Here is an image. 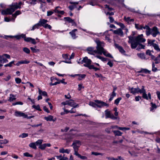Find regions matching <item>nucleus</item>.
<instances>
[{
  "mask_svg": "<svg viewBox=\"0 0 160 160\" xmlns=\"http://www.w3.org/2000/svg\"><path fill=\"white\" fill-rule=\"evenodd\" d=\"M75 76H78V79L79 80H81L82 79L84 78H85L86 75L85 74H76L75 75Z\"/></svg>",
  "mask_w": 160,
  "mask_h": 160,
  "instance_id": "28",
  "label": "nucleus"
},
{
  "mask_svg": "<svg viewBox=\"0 0 160 160\" xmlns=\"http://www.w3.org/2000/svg\"><path fill=\"white\" fill-rule=\"evenodd\" d=\"M28 136V134L26 133H23L19 136V137H21L22 138H24L27 137Z\"/></svg>",
  "mask_w": 160,
  "mask_h": 160,
  "instance_id": "55",
  "label": "nucleus"
},
{
  "mask_svg": "<svg viewBox=\"0 0 160 160\" xmlns=\"http://www.w3.org/2000/svg\"><path fill=\"white\" fill-rule=\"evenodd\" d=\"M74 154L79 158L80 155L79 154L78 152V149H77V148H74Z\"/></svg>",
  "mask_w": 160,
  "mask_h": 160,
  "instance_id": "51",
  "label": "nucleus"
},
{
  "mask_svg": "<svg viewBox=\"0 0 160 160\" xmlns=\"http://www.w3.org/2000/svg\"><path fill=\"white\" fill-rule=\"evenodd\" d=\"M113 132L115 136H121L122 134V133L119 131L114 130Z\"/></svg>",
  "mask_w": 160,
  "mask_h": 160,
  "instance_id": "35",
  "label": "nucleus"
},
{
  "mask_svg": "<svg viewBox=\"0 0 160 160\" xmlns=\"http://www.w3.org/2000/svg\"><path fill=\"white\" fill-rule=\"evenodd\" d=\"M29 3L32 4H35L36 3L37 0H28Z\"/></svg>",
  "mask_w": 160,
  "mask_h": 160,
  "instance_id": "61",
  "label": "nucleus"
},
{
  "mask_svg": "<svg viewBox=\"0 0 160 160\" xmlns=\"http://www.w3.org/2000/svg\"><path fill=\"white\" fill-rule=\"evenodd\" d=\"M124 20L128 23L134 21L133 19H131L130 17H127L126 16L124 17Z\"/></svg>",
  "mask_w": 160,
  "mask_h": 160,
  "instance_id": "29",
  "label": "nucleus"
},
{
  "mask_svg": "<svg viewBox=\"0 0 160 160\" xmlns=\"http://www.w3.org/2000/svg\"><path fill=\"white\" fill-rule=\"evenodd\" d=\"M151 107L150 108V111H152L154 109L157 108V106L155 104L153 103L152 102H151Z\"/></svg>",
  "mask_w": 160,
  "mask_h": 160,
  "instance_id": "43",
  "label": "nucleus"
},
{
  "mask_svg": "<svg viewBox=\"0 0 160 160\" xmlns=\"http://www.w3.org/2000/svg\"><path fill=\"white\" fill-rule=\"evenodd\" d=\"M146 54L147 55H148L149 56H150L152 59H154V56L153 55H152V54H151V52L150 50H147L146 52Z\"/></svg>",
  "mask_w": 160,
  "mask_h": 160,
  "instance_id": "42",
  "label": "nucleus"
},
{
  "mask_svg": "<svg viewBox=\"0 0 160 160\" xmlns=\"http://www.w3.org/2000/svg\"><path fill=\"white\" fill-rule=\"evenodd\" d=\"M150 71H149L146 69H141V70L138 71L139 73H150Z\"/></svg>",
  "mask_w": 160,
  "mask_h": 160,
  "instance_id": "32",
  "label": "nucleus"
},
{
  "mask_svg": "<svg viewBox=\"0 0 160 160\" xmlns=\"http://www.w3.org/2000/svg\"><path fill=\"white\" fill-rule=\"evenodd\" d=\"M48 22V21L44 19H40L38 22L40 26H43L44 27L47 23Z\"/></svg>",
  "mask_w": 160,
  "mask_h": 160,
  "instance_id": "17",
  "label": "nucleus"
},
{
  "mask_svg": "<svg viewBox=\"0 0 160 160\" xmlns=\"http://www.w3.org/2000/svg\"><path fill=\"white\" fill-rule=\"evenodd\" d=\"M43 140L42 139H39L35 143L36 144V145H41V144Z\"/></svg>",
  "mask_w": 160,
  "mask_h": 160,
  "instance_id": "53",
  "label": "nucleus"
},
{
  "mask_svg": "<svg viewBox=\"0 0 160 160\" xmlns=\"http://www.w3.org/2000/svg\"><path fill=\"white\" fill-rule=\"evenodd\" d=\"M95 77H96L97 78H103V76H102V75L101 74H98L97 73H95Z\"/></svg>",
  "mask_w": 160,
  "mask_h": 160,
  "instance_id": "63",
  "label": "nucleus"
},
{
  "mask_svg": "<svg viewBox=\"0 0 160 160\" xmlns=\"http://www.w3.org/2000/svg\"><path fill=\"white\" fill-rule=\"evenodd\" d=\"M143 35L141 34L137 37H133L130 36L128 37L129 38L128 43L131 44V47L132 49H135L140 42H143L145 41L146 40L143 38Z\"/></svg>",
  "mask_w": 160,
  "mask_h": 160,
  "instance_id": "2",
  "label": "nucleus"
},
{
  "mask_svg": "<svg viewBox=\"0 0 160 160\" xmlns=\"http://www.w3.org/2000/svg\"><path fill=\"white\" fill-rule=\"evenodd\" d=\"M105 112L106 115V118H109L111 114H112L110 112L107 110H106L105 111Z\"/></svg>",
  "mask_w": 160,
  "mask_h": 160,
  "instance_id": "38",
  "label": "nucleus"
},
{
  "mask_svg": "<svg viewBox=\"0 0 160 160\" xmlns=\"http://www.w3.org/2000/svg\"><path fill=\"white\" fill-rule=\"evenodd\" d=\"M32 107L33 108H35V109H37V110H38V111H41V108H40V106H39V105H36V106L35 105H33L32 106Z\"/></svg>",
  "mask_w": 160,
  "mask_h": 160,
  "instance_id": "48",
  "label": "nucleus"
},
{
  "mask_svg": "<svg viewBox=\"0 0 160 160\" xmlns=\"http://www.w3.org/2000/svg\"><path fill=\"white\" fill-rule=\"evenodd\" d=\"M59 8L61 9V8L59 6L55 8L54 10V12L55 13H58L60 11V10L59 9Z\"/></svg>",
  "mask_w": 160,
  "mask_h": 160,
  "instance_id": "56",
  "label": "nucleus"
},
{
  "mask_svg": "<svg viewBox=\"0 0 160 160\" xmlns=\"http://www.w3.org/2000/svg\"><path fill=\"white\" fill-rule=\"evenodd\" d=\"M10 55L7 54H4L0 56V58H1L2 63L8 62V60L6 58L10 59Z\"/></svg>",
  "mask_w": 160,
  "mask_h": 160,
  "instance_id": "9",
  "label": "nucleus"
},
{
  "mask_svg": "<svg viewBox=\"0 0 160 160\" xmlns=\"http://www.w3.org/2000/svg\"><path fill=\"white\" fill-rule=\"evenodd\" d=\"M138 93L142 94V97L143 98L145 99L146 100H148V98L146 93V90L144 89V86H142V88L141 89H140L139 88H138Z\"/></svg>",
  "mask_w": 160,
  "mask_h": 160,
  "instance_id": "7",
  "label": "nucleus"
},
{
  "mask_svg": "<svg viewBox=\"0 0 160 160\" xmlns=\"http://www.w3.org/2000/svg\"><path fill=\"white\" fill-rule=\"evenodd\" d=\"M122 29L121 28H118L117 30H114L113 32L115 34H118V35L122 37L123 35V33L122 31Z\"/></svg>",
  "mask_w": 160,
  "mask_h": 160,
  "instance_id": "13",
  "label": "nucleus"
},
{
  "mask_svg": "<svg viewBox=\"0 0 160 160\" xmlns=\"http://www.w3.org/2000/svg\"><path fill=\"white\" fill-rule=\"evenodd\" d=\"M8 38H16L17 39H19L20 38V35H15L14 36H11V35H5L4 36V38L6 39H8Z\"/></svg>",
  "mask_w": 160,
  "mask_h": 160,
  "instance_id": "25",
  "label": "nucleus"
},
{
  "mask_svg": "<svg viewBox=\"0 0 160 160\" xmlns=\"http://www.w3.org/2000/svg\"><path fill=\"white\" fill-rule=\"evenodd\" d=\"M137 55L141 59H146L145 55L143 53H137Z\"/></svg>",
  "mask_w": 160,
  "mask_h": 160,
  "instance_id": "31",
  "label": "nucleus"
},
{
  "mask_svg": "<svg viewBox=\"0 0 160 160\" xmlns=\"http://www.w3.org/2000/svg\"><path fill=\"white\" fill-rule=\"evenodd\" d=\"M21 13V12L20 11L18 10L16 11L15 13L12 14V16L13 17H14L15 18L17 16L19 15Z\"/></svg>",
  "mask_w": 160,
  "mask_h": 160,
  "instance_id": "45",
  "label": "nucleus"
},
{
  "mask_svg": "<svg viewBox=\"0 0 160 160\" xmlns=\"http://www.w3.org/2000/svg\"><path fill=\"white\" fill-rule=\"evenodd\" d=\"M122 99V98L119 97L116 99L114 101V103L117 105L118 104L120 101Z\"/></svg>",
  "mask_w": 160,
  "mask_h": 160,
  "instance_id": "49",
  "label": "nucleus"
},
{
  "mask_svg": "<svg viewBox=\"0 0 160 160\" xmlns=\"http://www.w3.org/2000/svg\"><path fill=\"white\" fill-rule=\"evenodd\" d=\"M30 49L32 52L33 53H36L39 51V50L38 49H35L33 47H31Z\"/></svg>",
  "mask_w": 160,
  "mask_h": 160,
  "instance_id": "47",
  "label": "nucleus"
},
{
  "mask_svg": "<svg viewBox=\"0 0 160 160\" xmlns=\"http://www.w3.org/2000/svg\"><path fill=\"white\" fill-rule=\"evenodd\" d=\"M64 19L69 23H71L73 20L69 17H65L64 18Z\"/></svg>",
  "mask_w": 160,
  "mask_h": 160,
  "instance_id": "50",
  "label": "nucleus"
},
{
  "mask_svg": "<svg viewBox=\"0 0 160 160\" xmlns=\"http://www.w3.org/2000/svg\"><path fill=\"white\" fill-rule=\"evenodd\" d=\"M95 101V102H89V105L95 108H101L105 106H108V104L102 101L99 100H96Z\"/></svg>",
  "mask_w": 160,
  "mask_h": 160,
  "instance_id": "5",
  "label": "nucleus"
},
{
  "mask_svg": "<svg viewBox=\"0 0 160 160\" xmlns=\"http://www.w3.org/2000/svg\"><path fill=\"white\" fill-rule=\"evenodd\" d=\"M118 2H119L120 3H122V7H124L127 8L128 9H129L130 11L132 12H136L135 9L133 8H129L128 7H127L124 3H123V2L124 1V0H118Z\"/></svg>",
  "mask_w": 160,
  "mask_h": 160,
  "instance_id": "15",
  "label": "nucleus"
},
{
  "mask_svg": "<svg viewBox=\"0 0 160 160\" xmlns=\"http://www.w3.org/2000/svg\"><path fill=\"white\" fill-rule=\"evenodd\" d=\"M114 23L119 25L122 28V29L125 28V27L123 24L121 22H118L116 21H115Z\"/></svg>",
  "mask_w": 160,
  "mask_h": 160,
  "instance_id": "37",
  "label": "nucleus"
},
{
  "mask_svg": "<svg viewBox=\"0 0 160 160\" xmlns=\"http://www.w3.org/2000/svg\"><path fill=\"white\" fill-rule=\"evenodd\" d=\"M116 95V93L115 92H112L111 94H110V98L109 99V100L110 101L112 100L113 98L115 97Z\"/></svg>",
  "mask_w": 160,
  "mask_h": 160,
  "instance_id": "39",
  "label": "nucleus"
},
{
  "mask_svg": "<svg viewBox=\"0 0 160 160\" xmlns=\"http://www.w3.org/2000/svg\"><path fill=\"white\" fill-rule=\"evenodd\" d=\"M23 51L27 54H29L30 53V50L26 47L24 48H23Z\"/></svg>",
  "mask_w": 160,
  "mask_h": 160,
  "instance_id": "44",
  "label": "nucleus"
},
{
  "mask_svg": "<svg viewBox=\"0 0 160 160\" xmlns=\"http://www.w3.org/2000/svg\"><path fill=\"white\" fill-rule=\"evenodd\" d=\"M77 31L78 30L77 29H75L69 32V33L71 35L72 39H75L77 38V37L76 36V34L75 32Z\"/></svg>",
  "mask_w": 160,
  "mask_h": 160,
  "instance_id": "18",
  "label": "nucleus"
},
{
  "mask_svg": "<svg viewBox=\"0 0 160 160\" xmlns=\"http://www.w3.org/2000/svg\"><path fill=\"white\" fill-rule=\"evenodd\" d=\"M155 41V40H151L149 39H148V44L150 46H153V44H155V43H154V42Z\"/></svg>",
  "mask_w": 160,
  "mask_h": 160,
  "instance_id": "41",
  "label": "nucleus"
},
{
  "mask_svg": "<svg viewBox=\"0 0 160 160\" xmlns=\"http://www.w3.org/2000/svg\"><path fill=\"white\" fill-rule=\"evenodd\" d=\"M24 41L26 42H30L33 44H36L37 43L35 39L30 37H25Z\"/></svg>",
  "mask_w": 160,
  "mask_h": 160,
  "instance_id": "11",
  "label": "nucleus"
},
{
  "mask_svg": "<svg viewBox=\"0 0 160 160\" xmlns=\"http://www.w3.org/2000/svg\"><path fill=\"white\" fill-rule=\"evenodd\" d=\"M61 103L64 105H68L73 108H76L78 106V104L75 103L74 101L71 99L62 102Z\"/></svg>",
  "mask_w": 160,
  "mask_h": 160,
  "instance_id": "6",
  "label": "nucleus"
},
{
  "mask_svg": "<svg viewBox=\"0 0 160 160\" xmlns=\"http://www.w3.org/2000/svg\"><path fill=\"white\" fill-rule=\"evenodd\" d=\"M36 144L35 142L31 143L29 144V146L31 148L33 149H36L37 148V147H36Z\"/></svg>",
  "mask_w": 160,
  "mask_h": 160,
  "instance_id": "40",
  "label": "nucleus"
},
{
  "mask_svg": "<svg viewBox=\"0 0 160 160\" xmlns=\"http://www.w3.org/2000/svg\"><path fill=\"white\" fill-rule=\"evenodd\" d=\"M95 56V57L97 58L100 59L101 61H102L103 62L106 61L107 59V58L102 57L99 55H97Z\"/></svg>",
  "mask_w": 160,
  "mask_h": 160,
  "instance_id": "34",
  "label": "nucleus"
},
{
  "mask_svg": "<svg viewBox=\"0 0 160 160\" xmlns=\"http://www.w3.org/2000/svg\"><path fill=\"white\" fill-rule=\"evenodd\" d=\"M23 5V3L21 2H19L18 3L17 2L13 3L12 4V7L7 8L6 10H2V13L3 15L11 14L16 9L21 8V5Z\"/></svg>",
  "mask_w": 160,
  "mask_h": 160,
  "instance_id": "3",
  "label": "nucleus"
},
{
  "mask_svg": "<svg viewBox=\"0 0 160 160\" xmlns=\"http://www.w3.org/2000/svg\"><path fill=\"white\" fill-rule=\"evenodd\" d=\"M92 154L96 156H97V155H102L103 154L102 153H98V152H92Z\"/></svg>",
  "mask_w": 160,
  "mask_h": 160,
  "instance_id": "62",
  "label": "nucleus"
},
{
  "mask_svg": "<svg viewBox=\"0 0 160 160\" xmlns=\"http://www.w3.org/2000/svg\"><path fill=\"white\" fill-rule=\"evenodd\" d=\"M38 93L39 94H41L44 96H47V93L45 91H43L41 90L40 88H38Z\"/></svg>",
  "mask_w": 160,
  "mask_h": 160,
  "instance_id": "30",
  "label": "nucleus"
},
{
  "mask_svg": "<svg viewBox=\"0 0 160 160\" xmlns=\"http://www.w3.org/2000/svg\"><path fill=\"white\" fill-rule=\"evenodd\" d=\"M114 46L116 48L118 49L119 50V51L122 54L125 55H126V52L123 49V48L120 46H119L118 44L117 43H115L114 44Z\"/></svg>",
  "mask_w": 160,
  "mask_h": 160,
  "instance_id": "12",
  "label": "nucleus"
},
{
  "mask_svg": "<svg viewBox=\"0 0 160 160\" xmlns=\"http://www.w3.org/2000/svg\"><path fill=\"white\" fill-rule=\"evenodd\" d=\"M157 70V68L155 67V64L153 62L152 63V71L154 72H155Z\"/></svg>",
  "mask_w": 160,
  "mask_h": 160,
  "instance_id": "54",
  "label": "nucleus"
},
{
  "mask_svg": "<svg viewBox=\"0 0 160 160\" xmlns=\"http://www.w3.org/2000/svg\"><path fill=\"white\" fill-rule=\"evenodd\" d=\"M70 152V150L68 149H64L63 148H61L59 149V152L60 153H69Z\"/></svg>",
  "mask_w": 160,
  "mask_h": 160,
  "instance_id": "24",
  "label": "nucleus"
},
{
  "mask_svg": "<svg viewBox=\"0 0 160 160\" xmlns=\"http://www.w3.org/2000/svg\"><path fill=\"white\" fill-rule=\"evenodd\" d=\"M78 63H85V64H83V66L86 67V66L87 65H89L91 64L92 61L90 59H88L87 57H85L81 61L78 62Z\"/></svg>",
  "mask_w": 160,
  "mask_h": 160,
  "instance_id": "8",
  "label": "nucleus"
},
{
  "mask_svg": "<svg viewBox=\"0 0 160 160\" xmlns=\"http://www.w3.org/2000/svg\"><path fill=\"white\" fill-rule=\"evenodd\" d=\"M107 158L108 160H118L117 158H115L113 157H107Z\"/></svg>",
  "mask_w": 160,
  "mask_h": 160,
  "instance_id": "64",
  "label": "nucleus"
},
{
  "mask_svg": "<svg viewBox=\"0 0 160 160\" xmlns=\"http://www.w3.org/2000/svg\"><path fill=\"white\" fill-rule=\"evenodd\" d=\"M68 54H63L62 55V57L65 59L67 60V59H68ZM63 62H64L66 63H71V61H68L67 60H65L64 61H63Z\"/></svg>",
  "mask_w": 160,
  "mask_h": 160,
  "instance_id": "23",
  "label": "nucleus"
},
{
  "mask_svg": "<svg viewBox=\"0 0 160 160\" xmlns=\"http://www.w3.org/2000/svg\"><path fill=\"white\" fill-rule=\"evenodd\" d=\"M53 117L51 115H49L47 117H45L44 118L47 121H55L56 120V118H53Z\"/></svg>",
  "mask_w": 160,
  "mask_h": 160,
  "instance_id": "21",
  "label": "nucleus"
},
{
  "mask_svg": "<svg viewBox=\"0 0 160 160\" xmlns=\"http://www.w3.org/2000/svg\"><path fill=\"white\" fill-rule=\"evenodd\" d=\"M81 145V142L78 141H74L72 145L73 146V148H77V149H78V147H79Z\"/></svg>",
  "mask_w": 160,
  "mask_h": 160,
  "instance_id": "16",
  "label": "nucleus"
},
{
  "mask_svg": "<svg viewBox=\"0 0 160 160\" xmlns=\"http://www.w3.org/2000/svg\"><path fill=\"white\" fill-rule=\"evenodd\" d=\"M153 47L154 49L158 52H160V48L158 44L155 43L153 44Z\"/></svg>",
  "mask_w": 160,
  "mask_h": 160,
  "instance_id": "36",
  "label": "nucleus"
},
{
  "mask_svg": "<svg viewBox=\"0 0 160 160\" xmlns=\"http://www.w3.org/2000/svg\"><path fill=\"white\" fill-rule=\"evenodd\" d=\"M15 81L17 83L19 84L21 82V80L20 78H15Z\"/></svg>",
  "mask_w": 160,
  "mask_h": 160,
  "instance_id": "57",
  "label": "nucleus"
},
{
  "mask_svg": "<svg viewBox=\"0 0 160 160\" xmlns=\"http://www.w3.org/2000/svg\"><path fill=\"white\" fill-rule=\"evenodd\" d=\"M29 61H27L26 60H22L18 62L17 63H16L15 65L17 66H18L22 64H28L29 63Z\"/></svg>",
  "mask_w": 160,
  "mask_h": 160,
  "instance_id": "19",
  "label": "nucleus"
},
{
  "mask_svg": "<svg viewBox=\"0 0 160 160\" xmlns=\"http://www.w3.org/2000/svg\"><path fill=\"white\" fill-rule=\"evenodd\" d=\"M91 64L87 65L86 67L88 68L89 69H93L95 67L93 65Z\"/></svg>",
  "mask_w": 160,
  "mask_h": 160,
  "instance_id": "59",
  "label": "nucleus"
},
{
  "mask_svg": "<svg viewBox=\"0 0 160 160\" xmlns=\"http://www.w3.org/2000/svg\"><path fill=\"white\" fill-rule=\"evenodd\" d=\"M97 46L96 47L97 50H94V48L92 47H88L87 49V51L89 54H93L94 53H97L100 55H102V53L106 57L113 58V56L109 53L108 52L103 48L104 46V43L103 42H101L99 41H96Z\"/></svg>",
  "mask_w": 160,
  "mask_h": 160,
  "instance_id": "1",
  "label": "nucleus"
},
{
  "mask_svg": "<svg viewBox=\"0 0 160 160\" xmlns=\"http://www.w3.org/2000/svg\"><path fill=\"white\" fill-rule=\"evenodd\" d=\"M69 3L72 5L69 6L68 8L70 10H72L74 8H77L76 5L78 4V2H70Z\"/></svg>",
  "mask_w": 160,
  "mask_h": 160,
  "instance_id": "14",
  "label": "nucleus"
},
{
  "mask_svg": "<svg viewBox=\"0 0 160 160\" xmlns=\"http://www.w3.org/2000/svg\"><path fill=\"white\" fill-rule=\"evenodd\" d=\"M45 28H48L49 29L51 30L52 28V27L50 25L48 24H46L45 25H44V27Z\"/></svg>",
  "mask_w": 160,
  "mask_h": 160,
  "instance_id": "58",
  "label": "nucleus"
},
{
  "mask_svg": "<svg viewBox=\"0 0 160 160\" xmlns=\"http://www.w3.org/2000/svg\"><path fill=\"white\" fill-rule=\"evenodd\" d=\"M46 148V144L45 143L41 144L39 146V148L42 149L44 150Z\"/></svg>",
  "mask_w": 160,
  "mask_h": 160,
  "instance_id": "52",
  "label": "nucleus"
},
{
  "mask_svg": "<svg viewBox=\"0 0 160 160\" xmlns=\"http://www.w3.org/2000/svg\"><path fill=\"white\" fill-rule=\"evenodd\" d=\"M16 99V98H15V96L12 94H10V97L9 99L8 100V101L10 102H12L15 100Z\"/></svg>",
  "mask_w": 160,
  "mask_h": 160,
  "instance_id": "27",
  "label": "nucleus"
},
{
  "mask_svg": "<svg viewBox=\"0 0 160 160\" xmlns=\"http://www.w3.org/2000/svg\"><path fill=\"white\" fill-rule=\"evenodd\" d=\"M146 29V33L147 36L152 35L153 37H155L159 33V32L158 28L156 27H154L152 28H151L148 26L144 28Z\"/></svg>",
  "mask_w": 160,
  "mask_h": 160,
  "instance_id": "4",
  "label": "nucleus"
},
{
  "mask_svg": "<svg viewBox=\"0 0 160 160\" xmlns=\"http://www.w3.org/2000/svg\"><path fill=\"white\" fill-rule=\"evenodd\" d=\"M129 91H130V92L133 94L136 93H138V88H133L129 87L128 88Z\"/></svg>",
  "mask_w": 160,
  "mask_h": 160,
  "instance_id": "20",
  "label": "nucleus"
},
{
  "mask_svg": "<svg viewBox=\"0 0 160 160\" xmlns=\"http://www.w3.org/2000/svg\"><path fill=\"white\" fill-rule=\"evenodd\" d=\"M23 104V103L21 102H18L15 103H13L12 104V105L13 106H15L17 105H22Z\"/></svg>",
  "mask_w": 160,
  "mask_h": 160,
  "instance_id": "60",
  "label": "nucleus"
},
{
  "mask_svg": "<svg viewBox=\"0 0 160 160\" xmlns=\"http://www.w3.org/2000/svg\"><path fill=\"white\" fill-rule=\"evenodd\" d=\"M40 26L39 22H38L33 25L31 30L32 31H33L36 29H38Z\"/></svg>",
  "mask_w": 160,
  "mask_h": 160,
  "instance_id": "33",
  "label": "nucleus"
},
{
  "mask_svg": "<svg viewBox=\"0 0 160 160\" xmlns=\"http://www.w3.org/2000/svg\"><path fill=\"white\" fill-rule=\"evenodd\" d=\"M135 28L138 30H146V29H145L144 28L146 26H148L147 25H146L145 26H143L139 24H135Z\"/></svg>",
  "mask_w": 160,
  "mask_h": 160,
  "instance_id": "22",
  "label": "nucleus"
},
{
  "mask_svg": "<svg viewBox=\"0 0 160 160\" xmlns=\"http://www.w3.org/2000/svg\"><path fill=\"white\" fill-rule=\"evenodd\" d=\"M155 61V64H158L160 62V58L159 57H157L156 58L154 57V59H153Z\"/></svg>",
  "mask_w": 160,
  "mask_h": 160,
  "instance_id": "46",
  "label": "nucleus"
},
{
  "mask_svg": "<svg viewBox=\"0 0 160 160\" xmlns=\"http://www.w3.org/2000/svg\"><path fill=\"white\" fill-rule=\"evenodd\" d=\"M14 115L17 117H22L24 118L27 117V115L22 112L16 111L15 112Z\"/></svg>",
  "mask_w": 160,
  "mask_h": 160,
  "instance_id": "10",
  "label": "nucleus"
},
{
  "mask_svg": "<svg viewBox=\"0 0 160 160\" xmlns=\"http://www.w3.org/2000/svg\"><path fill=\"white\" fill-rule=\"evenodd\" d=\"M8 142V141L6 139L3 140H0V146L2 147H0V148H3V147L2 145V144H7Z\"/></svg>",
  "mask_w": 160,
  "mask_h": 160,
  "instance_id": "26",
  "label": "nucleus"
}]
</instances>
